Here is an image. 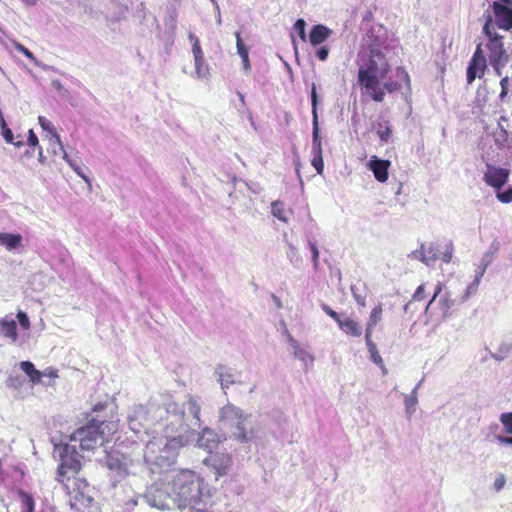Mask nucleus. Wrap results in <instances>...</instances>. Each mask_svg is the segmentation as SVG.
<instances>
[{"instance_id": "1", "label": "nucleus", "mask_w": 512, "mask_h": 512, "mask_svg": "<svg viewBox=\"0 0 512 512\" xmlns=\"http://www.w3.org/2000/svg\"><path fill=\"white\" fill-rule=\"evenodd\" d=\"M184 411L178 407L170 396H166L161 403L151 400L148 405H135L127 415V423L130 430L139 436L140 434H150L157 432L153 427L161 424L163 430L176 431L183 426Z\"/></svg>"}, {"instance_id": "2", "label": "nucleus", "mask_w": 512, "mask_h": 512, "mask_svg": "<svg viewBox=\"0 0 512 512\" xmlns=\"http://www.w3.org/2000/svg\"><path fill=\"white\" fill-rule=\"evenodd\" d=\"M166 480L171 483L174 504L179 509L206 512L212 505V489L195 471L180 469L167 474Z\"/></svg>"}, {"instance_id": "3", "label": "nucleus", "mask_w": 512, "mask_h": 512, "mask_svg": "<svg viewBox=\"0 0 512 512\" xmlns=\"http://www.w3.org/2000/svg\"><path fill=\"white\" fill-rule=\"evenodd\" d=\"M164 435L153 436L144 450V468L148 475H162L166 480L167 474H174L178 470L173 469L176 464L179 450L183 446V436L163 430Z\"/></svg>"}, {"instance_id": "4", "label": "nucleus", "mask_w": 512, "mask_h": 512, "mask_svg": "<svg viewBox=\"0 0 512 512\" xmlns=\"http://www.w3.org/2000/svg\"><path fill=\"white\" fill-rule=\"evenodd\" d=\"M391 55L385 53L367 52L360 54L357 81L375 102L384 100V90L381 81L384 80L391 69Z\"/></svg>"}, {"instance_id": "5", "label": "nucleus", "mask_w": 512, "mask_h": 512, "mask_svg": "<svg viewBox=\"0 0 512 512\" xmlns=\"http://www.w3.org/2000/svg\"><path fill=\"white\" fill-rule=\"evenodd\" d=\"M219 421L224 428L231 431V438L239 443L251 442L256 437L251 415L231 403L220 409Z\"/></svg>"}, {"instance_id": "6", "label": "nucleus", "mask_w": 512, "mask_h": 512, "mask_svg": "<svg viewBox=\"0 0 512 512\" xmlns=\"http://www.w3.org/2000/svg\"><path fill=\"white\" fill-rule=\"evenodd\" d=\"M153 482L141 494L143 503L158 510H169L174 506L171 483L162 479V475H149Z\"/></svg>"}, {"instance_id": "7", "label": "nucleus", "mask_w": 512, "mask_h": 512, "mask_svg": "<svg viewBox=\"0 0 512 512\" xmlns=\"http://www.w3.org/2000/svg\"><path fill=\"white\" fill-rule=\"evenodd\" d=\"M109 425L105 421L91 419L71 434L70 441L79 442L82 451H92L105 442V428Z\"/></svg>"}, {"instance_id": "8", "label": "nucleus", "mask_w": 512, "mask_h": 512, "mask_svg": "<svg viewBox=\"0 0 512 512\" xmlns=\"http://www.w3.org/2000/svg\"><path fill=\"white\" fill-rule=\"evenodd\" d=\"M55 453H58L60 457L56 480L64 483L65 480L74 477L81 470V456L76 446L68 443L55 445Z\"/></svg>"}, {"instance_id": "9", "label": "nucleus", "mask_w": 512, "mask_h": 512, "mask_svg": "<svg viewBox=\"0 0 512 512\" xmlns=\"http://www.w3.org/2000/svg\"><path fill=\"white\" fill-rule=\"evenodd\" d=\"M311 106H312V148L311 160L312 166L318 174H322L324 169L323 155H322V141L320 136L319 119H318V95L316 85L313 83L311 87Z\"/></svg>"}, {"instance_id": "10", "label": "nucleus", "mask_w": 512, "mask_h": 512, "mask_svg": "<svg viewBox=\"0 0 512 512\" xmlns=\"http://www.w3.org/2000/svg\"><path fill=\"white\" fill-rule=\"evenodd\" d=\"M368 52L396 54L399 42L388 34L382 25H374L367 33Z\"/></svg>"}, {"instance_id": "11", "label": "nucleus", "mask_w": 512, "mask_h": 512, "mask_svg": "<svg viewBox=\"0 0 512 512\" xmlns=\"http://www.w3.org/2000/svg\"><path fill=\"white\" fill-rule=\"evenodd\" d=\"M493 29V17L488 14L483 26V33L489 38L487 43L489 62H509V55L504 48L502 36L494 32Z\"/></svg>"}, {"instance_id": "12", "label": "nucleus", "mask_w": 512, "mask_h": 512, "mask_svg": "<svg viewBox=\"0 0 512 512\" xmlns=\"http://www.w3.org/2000/svg\"><path fill=\"white\" fill-rule=\"evenodd\" d=\"M178 407L184 411L183 426L179 430L171 431V433L182 435V432L186 431V427L200 428V404L198 398L188 395L186 402L181 406L178 404Z\"/></svg>"}, {"instance_id": "13", "label": "nucleus", "mask_w": 512, "mask_h": 512, "mask_svg": "<svg viewBox=\"0 0 512 512\" xmlns=\"http://www.w3.org/2000/svg\"><path fill=\"white\" fill-rule=\"evenodd\" d=\"M203 462L214 472L216 480L227 475L233 463L231 455L227 453L210 454Z\"/></svg>"}, {"instance_id": "14", "label": "nucleus", "mask_w": 512, "mask_h": 512, "mask_svg": "<svg viewBox=\"0 0 512 512\" xmlns=\"http://www.w3.org/2000/svg\"><path fill=\"white\" fill-rule=\"evenodd\" d=\"M496 25L504 30L512 28V2H498L492 4Z\"/></svg>"}, {"instance_id": "15", "label": "nucleus", "mask_w": 512, "mask_h": 512, "mask_svg": "<svg viewBox=\"0 0 512 512\" xmlns=\"http://www.w3.org/2000/svg\"><path fill=\"white\" fill-rule=\"evenodd\" d=\"M106 465L109 470L116 472L121 477H125L130 473L132 460L126 455L114 451L106 456Z\"/></svg>"}, {"instance_id": "16", "label": "nucleus", "mask_w": 512, "mask_h": 512, "mask_svg": "<svg viewBox=\"0 0 512 512\" xmlns=\"http://www.w3.org/2000/svg\"><path fill=\"white\" fill-rule=\"evenodd\" d=\"M486 168L487 170L483 176L485 183L497 190L502 188L509 178V170L492 164H487Z\"/></svg>"}, {"instance_id": "17", "label": "nucleus", "mask_w": 512, "mask_h": 512, "mask_svg": "<svg viewBox=\"0 0 512 512\" xmlns=\"http://www.w3.org/2000/svg\"><path fill=\"white\" fill-rule=\"evenodd\" d=\"M214 376L216 377V380L220 384L222 390L225 391L231 385L238 382L240 373L229 366L218 364L215 367Z\"/></svg>"}, {"instance_id": "18", "label": "nucleus", "mask_w": 512, "mask_h": 512, "mask_svg": "<svg viewBox=\"0 0 512 512\" xmlns=\"http://www.w3.org/2000/svg\"><path fill=\"white\" fill-rule=\"evenodd\" d=\"M390 165L389 160L380 159L376 155L371 156L367 162V168L373 173L375 179L381 183L388 180Z\"/></svg>"}, {"instance_id": "19", "label": "nucleus", "mask_w": 512, "mask_h": 512, "mask_svg": "<svg viewBox=\"0 0 512 512\" xmlns=\"http://www.w3.org/2000/svg\"><path fill=\"white\" fill-rule=\"evenodd\" d=\"M281 325L284 329V334L287 337L288 343L293 349L294 357L304 363L305 366L312 365L314 362V357L308 351L300 347L298 341L294 339V337L288 331L284 321L281 322Z\"/></svg>"}, {"instance_id": "20", "label": "nucleus", "mask_w": 512, "mask_h": 512, "mask_svg": "<svg viewBox=\"0 0 512 512\" xmlns=\"http://www.w3.org/2000/svg\"><path fill=\"white\" fill-rule=\"evenodd\" d=\"M221 442L218 434L211 428L205 427L197 438L196 445L207 450L209 453Z\"/></svg>"}, {"instance_id": "21", "label": "nucleus", "mask_w": 512, "mask_h": 512, "mask_svg": "<svg viewBox=\"0 0 512 512\" xmlns=\"http://www.w3.org/2000/svg\"><path fill=\"white\" fill-rule=\"evenodd\" d=\"M331 34L332 30L328 27L322 24L314 25L309 33V42L312 46H319L325 42Z\"/></svg>"}, {"instance_id": "22", "label": "nucleus", "mask_w": 512, "mask_h": 512, "mask_svg": "<svg viewBox=\"0 0 512 512\" xmlns=\"http://www.w3.org/2000/svg\"><path fill=\"white\" fill-rule=\"evenodd\" d=\"M23 238L18 233L0 232V245L8 251H13L22 246Z\"/></svg>"}, {"instance_id": "23", "label": "nucleus", "mask_w": 512, "mask_h": 512, "mask_svg": "<svg viewBox=\"0 0 512 512\" xmlns=\"http://www.w3.org/2000/svg\"><path fill=\"white\" fill-rule=\"evenodd\" d=\"M0 332L1 334L10 339L11 342H16L18 339L17 324L14 319L4 317L0 319Z\"/></svg>"}, {"instance_id": "24", "label": "nucleus", "mask_w": 512, "mask_h": 512, "mask_svg": "<svg viewBox=\"0 0 512 512\" xmlns=\"http://www.w3.org/2000/svg\"><path fill=\"white\" fill-rule=\"evenodd\" d=\"M338 326L347 335H351L353 337H360L362 335V328L360 324L351 318L341 319Z\"/></svg>"}, {"instance_id": "25", "label": "nucleus", "mask_w": 512, "mask_h": 512, "mask_svg": "<svg viewBox=\"0 0 512 512\" xmlns=\"http://www.w3.org/2000/svg\"><path fill=\"white\" fill-rule=\"evenodd\" d=\"M19 366L33 384L41 383L43 373L37 370L31 361H22Z\"/></svg>"}, {"instance_id": "26", "label": "nucleus", "mask_w": 512, "mask_h": 512, "mask_svg": "<svg viewBox=\"0 0 512 512\" xmlns=\"http://www.w3.org/2000/svg\"><path fill=\"white\" fill-rule=\"evenodd\" d=\"M372 129L376 132L381 142H388L392 134V128L388 121H377L373 123Z\"/></svg>"}, {"instance_id": "27", "label": "nucleus", "mask_w": 512, "mask_h": 512, "mask_svg": "<svg viewBox=\"0 0 512 512\" xmlns=\"http://www.w3.org/2000/svg\"><path fill=\"white\" fill-rule=\"evenodd\" d=\"M235 37H236L237 53L239 54V56L242 59L244 71L248 72L251 68L250 61H249L248 49L245 46V44L243 43L239 32L235 33Z\"/></svg>"}, {"instance_id": "28", "label": "nucleus", "mask_w": 512, "mask_h": 512, "mask_svg": "<svg viewBox=\"0 0 512 512\" xmlns=\"http://www.w3.org/2000/svg\"><path fill=\"white\" fill-rule=\"evenodd\" d=\"M486 65L477 63L475 61H470L467 67V82L471 84L476 77H481L484 74Z\"/></svg>"}, {"instance_id": "29", "label": "nucleus", "mask_w": 512, "mask_h": 512, "mask_svg": "<svg viewBox=\"0 0 512 512\" xmlns=\"http://www.w3.org/2000/svg\"><path fill=\"white\" fill-rule=\"evenodd\" d=\"M38 122L43 130H45L51 134V136L54 139V142L57 143L59 149H62V141H61L54 125L48 119H46L44 116H39Z\"/></svg>"}, {"instance_id": "30", "label": "nucleus", "mask_w": 512, "mask_h": 512, "mask_svg": "<svg viewBox=\"0 0 512 512\" xmlns=\"http://www.w3.org/2000/svg\"><path fill=\"white\" fill-rule=\"evenodd\" d=\"M499 131L495 133V144L499 149L505 148L507 146L509 133L505 125L501 122H498Z\"/></svg>"}, {"instance_id": "31", "label": "nucleus", "mask_w": 512, "mask_h": 512, "mask_svg": "<svg viewBox=\"0 0 512 512\" xmlns=\"http://www.w3.org/2000/svg\"><path fill=\"white\" fill-rule=\"evenodd\" d=\"M286 256H287V259L289 260V262L294 267H299L300 264L302 263V258L298 252L297 247L294 244L289 243V242L287 243Z\"/></svg>"}, {"instance_id": "32", "label": "nucleus", "mask_w": 512, "mask_h": 512, "mask_svg": "<svg viewBox=\"0 0 512 512\" xmlns=\"http://www.w3.org/2000/svg\"><path fill=\"white\" fill-rule=\"evenodd\" d=\"M404 403L406 413L410 417L415 412L418 403L416 389H413L409 395L404 396Z\"/></svg>"}, {"instance_id": "33", "label": "nucleus", "mask_w": 512, "mask_h": 512, "mask_svg": "<svg viewBox=\"0 0 512 512\" xmlns=\"http://www.w3.org/2000/svg\"><path fill=\"white\" fill-rule=\"evenodd\" d=\"M439 306L442 310L443 318L447 319L450 317V309L454 306V300L448 294H444L439 299Z\"/></svg>"}, {"instance_id": "34", "label": "nucleus", "mask_w": 512, "mask_h": 512, "mask_svg": "<svg viewBox=\"0 0 512 512\" xmlns=\"http://www.w3.org/2000/svg\"><path fill=\"white\" fill-rule=\"evenodd\" d=\"M195 73L198 78H207L209 75V67L204 60V56L201 58H195Z\"/></svg>"}, {"instance_id": "35", "label": "nucleus", "mask_w": 512, "mask_h": 512, "mask_svg": "<svg viewBox=\"0 0 512 512\" xmlns=\"http://www.w3.org/2000/svg\"><path fill=\"white\" fill-rule=\"evenodd\" d=\"M425 252L428 258L426 265H430L432 262L440 259L441 245L439 243H431Z\"/></svg>"}, {"instance_id": "36", "label": "nucleus", "mask_w": 512, "mask_h": 512, "mask_svg": "<svg viewBox=\"0 0 512 512\" xmlns=\"http://www.w3.org/2000/svg\"><path fill=\"white\" fill-rule=\"evenodd\" d=\"M14 47L17 51L21 52L23 55H25L28 59H30L36 66L41 67L45 69L47 66L43 63H41L37 58L34 56V54L26 48L24 45L15 42Z\"/></svg>"}, {"instance_id": "37", "label": "nucleus", "mask_w": 512, "mask_h": 512, "mask_svg": "<svg viewBox=\"0 0 512 512\" xmlns=\"http://www.w3.org/2000/svg\"><path fill=\"white\" fill-rule=\"evenodd\" d=\"M271 213L278 220L287 223L288 220L284 215V204L280 200H276L271 203Z\"/></svg>"}, {"instance_id": "38", "label": "nucleus", "mask_w": 512, "mask_h": 512, "mask_svg": "<svg viewBox=\"0 0 512 512\" xmlns=\"http://www.w3.org/2000/svg\"><path fill=\"white\" fill-rule=\"evenodd\" d=\"M382 312V304H378L376 307H374L370 313L366 326L374 328L381 321Z\"/></svg>"}, {"instance_id": "39", "label": "nucleus", "mask_w": 512, "mask_h": 512, "mask_svg": "<svg viewBox=\"0 0 512 512\" xmlns=\"http://www.w3.org/2000/svg\"><path fill=\"white\" fill-rule=\"evenodd\" d=\"M25 379L20 374L11 373L9 374L6 385L9 388L19 390L23 386Z\"/></svg>"}, {"instance_id": "40", "label": "nucleus", "mask_w": 512, "mask_h": 512, "mask_svg": "<svg viewBox=\"0 0 512 512\" xmlns=\"http://www.w3.org/2000/svg\"><path fill=\"white\" fill-rule=\"evenodd\" d=\"M20 498L22 503V512H34L35 502L31 495L20 492Z\"/></svg>"}, {"instance_id": "41", "label": "nucleus", "mask_w": 512, "mask_h": 512, "mask_svg": "<svg viewBox=\"0 0 512 512\" xmlns=\"http://www.w3.org/2000/svg\"><path fill=\"white\" fill-rule=\"evenodd\" d=\"M367 349H368V352L370 353V360L373 363H375L376 365H378L379 367H381L384 372H386V369L384 367L383 359H382V357L378 353L377 346L376 345H370V347L367 348Z\"/></svg>"}, {"instance_id": "42", "label": "nucleus", "mask_w": 512, "mask_h": 512, "mask_svg": "<svg viewBox=\"0 0 512 512\" xmlns=\"http://www.w3.org/2000/svg\"><path fill=\"white\" fill-rule=\"evenodd\" d=\"M308 247L311 251V260H312L313 268L315 270H317L319 267V250L316 245V242L311 239H308Z\"/></svg>"}, {"instance_id": "43", "label": "nucleus", "mask_w": 512, "mask_h": 512, "mask_svg": "<svg viewBox=\"0 0 512 512\" xmlns=\"http://www.w3.org/2000/svg\"><path fill=\"white\" fill-rule=\"evenodd\" d=\"M294 31L298 34L300 39L305 42L307 40L306 36V22L304 19L299 18L293 25Z\"/></svg>"}, {"instance_id": "44", "label": "nucleus", "mask_w": 512, "mask_h": 512, "mask_svg": "<svg viewBox=\"0 0 512 512\" xmlns=\"http://www.w3.org/2000/svg\"><path fill=\"white\" fill-rule=\"evenodd\" d=\"M500 422L508 434H512V412H505L500 415Z\"/></svg>"}, {"instance_id": "45", "label": "nucleus", "mask_w": 512, "mask_h": 512, "mask_svg": "<svg viewBox=\"0 0 512 512\" xmlns=\"http://www.w3.org/2000/svg\"><path fill=\"white\" fill-rule=\"evenodd\" d=\"M453 249L454 247L452 242H447L445 244L444 251L441 250L440 259L445 263H449L452 259Z\"/></svg>"}, {"instance_id": "46", "label": "nucleus", "mask_w": 512, "mask_h": 512, "mask_svg": "<svg viewBox=\"0 0 512 512\" xmlns=\"http://www.w3.org/2000/svg\"><path fill=\"white\" fill-rule=\"evenodd\" d=\"M351 292L357 304L364 307L366 305V294L360 293L357 285L351 286Z\"/></svg>"}, {"instance_id": "47", "label": "nucleus", "mask_w": 512, "mask_h": 512, "mask_svg": "<svg viewBox=\"0 0 512 512\" xmlns=\"http://www.w3.org/2000/svg\"><path fill=\"white\" fill-rule=\"evenodd\" d=\"M424 248L425 245L422 243L420 249L412 251L408 256L414 259H418L424 264H426L428 258Z\"/></svg>"}, {"instance_id": "48", "label": "nucleus", "mask_w": 512, "mask_h": 512, "mask_svg": "<svg viewBox=\"0 0 512 512\" xmlns=\"http://www.w3.org/2000/svg\"><path fill=\"white\" fill-rule=\"evenodd\" d=\"M480 281H481V279L475 277V279L472 281V283H470L467 286L465 294L463 296V300L468 299L471 295H473L477 292Z\"/></svg>"}, {"instance_id": "49", "label": "nucleus", "mask_w": 512, "mask_h": 512, "mask_svg": "<svg viewBox=\"0 0 512 512\" xmlns=\"http://www.w3.org/2000/svg\"><path fill=\"white\" fill-rule=\"evenodd\" d=\"M477 63H480V64H484L486 65V59H485V56L483 54V50H482V45L481 44H478L477 47H476V50L472 56V59L471 61H475Z\"/></svg>"}, {"instance_id": "50", "label": "nucleus", "mask_w": 512, "mask_h": 512, "mask_svg": "<svg viewBox=\"0 0 512 512\" xmlns=\"http://www.w3.org/2000/svg\"><path fill=\"white\" fill-rule=\"evenodd\" d=\"M496 197L502 203H510L512 201V188H508L502 192H497Z\"/></svg>"}, {"instance_id": "51", "label": "nucleus", "mask_w": 512, "mask_h": 512, "mask_svg": "<svg viewBox=\"0 0 512 512\" xmlns=\"http://www.w3.org/2000/svg\"><path fill=\"white\" fill-rule=\"evenodd\" d=\"M16 317H17V320L22 328H24L26 330L30 328V320H29L28 315L25 312L18 311Z\"/></svg>"}, {"instance_id": "52", "label": "nucleus", "mask_w": 512, "mask_h": 512, "mask_svg": "<svg viewBox=\"0 0 512 512\" xmlns=\"http://www.w3.org/2000/svg\"><path fill=\"white\" fill-rule=\"evenodd\" d=\"M490 264V260L488 259V256H484L481 260V265L476 270L475 277L482 279L488 265Z\"/></svg>"}, {"instance_id": "53", "label": "nucleus", "mask_w": 512, "mask_h": 512, "mask_svg": "<svg viewBox=\"0 0 512 512\" xmlns=\"http://www.w3.org/2000/svg\"><path fill=\"white\" fill-rule=\"evenodd\" d=\"M53 89L62 97H66L68 90L62 85L58 79H54L51 82Z\"/></svg>"}, {"instance_id": "54", "label": "nucleus", "mask_w": 512, "mask_h": 512, "mask_svg": "<svg viewBox=\"0 0 512 512\" xmlns=\"http://www.w3.org/2000/svg\"><path fill=\"white\" fill-rule=\"evenodd\" d=\"M322 310L331 318H333L337 324L341 321L340 315L334 311L329 305L322 303L321 304Z\"/></svg>"}, {"instance_id": "55", "label": "nucleus", "mask_w": 512, "mask_h": 512, "mask_svg": "<svg viewBox=\"0 0 512 512\" xmlns=\"http://www.w3.org/2000/svg\"><path fill=\"white\" fill-rule=\"evenodd\" d=\"M500 86H501V92L499 94V98L501 100H504V98L507 96L508 94V90H509V77L506 76V77H503L500 81Z\"/></svg>"}, {"instance_id": "56", "label": "nucleus", "mask_w": 512, "mask_h": 512, "mask_svg": "<svg viewBox=\"0 0 512 512\" xmlns=\"http://www.w3.org/2000/svg\"><path fill=\"white\" fill-rule=\"evenodd\" d=\"M381 89H383L384 92L387 91L388 93H393L400 89V84L395 81L385 82Z\"/></svg>"}, {"instance_id": "57", "label": "nucleus", "mask_w": 512, "mask_h": 512, "mask_svg": "<svg viewBox=\"0 0 512 512\" xmlns=\"http://www.w3.org/2000/svg\"><path fill=\"white\" fill-rule=\"evenodd\" d=\"M328 55H329V48L327 46H320L315 51V56L321 61H325L328 58Z\"/></svg>"}, {"instance_id": "58", "label": "nucleus", "mask_w": 512, "mask_h": 512, "mask_svg": "<svg viewBox=\"0 0 512 512\" xmlns=\"http://www.w3.org/2000/svg\"><path fill=\"white\" fill-rule=\"evenodd\" d=\"M72 169L79 177H81L85 181V183L91 186L90 178L83 172L82 168L77 163L75 165H72Z\"/></svg>"}, {"instance_id": "59", "label": "nucleus", "mask_w": 512, "mask_h": 512, "mask_svg": "<svg viewBox=\"0 0 512 512\" xmlns=\"http://www.w3.org/2000/svg\"><path fill=\"white\" fill-rule=\"evenodd\" d=\"M28 145L30 147H37L39 146V141L37 135L34 133L32 129L28 132V139H27Z\"/></svg>"}, {"instance_id": "60", "label": "nucleus", "mask_w": 512, "mask_h": 512, "mask_svg": "<svg viewBox=\"0 0 512 512\" xmlns=\"http://www.w3.org/2000/svg\"><path fill=\"white\" fill-rule=\"evenodd\" d=\"M507 63L508 62L497 61V62H490V65L493 67L496 75L497 76H501L502 75V70L507 65Z\"/></svg>"}, {"instance_id": "61", "label": "nucleus", "mask_w": 512, "mask_h": 512, "mask_svg": "<svg viewBox=\"0 0 512 512\" xmlns=\"http://www.w3.org/2000/svg\"><path fill=\"white\" fill-rule=\"evenodd\" d=\"M373 329L372 327H368L366 326V329H365V342H366V346L367 348L370 347V345H376L373 341H372V332H373Z\"/></svg>"}, {"instance_id": "62", "label": "nucleus", "mask_w": 512, "mask_h": 512, "mask_svg": "<svg viewBox=\"0 0 512 512\" xmlns=\"http://www.w3.org/2000/svg\"><path fill=\"white\" fill-rule=\"evenodd\" d=\"M424 298V285L418 286L416 291L414 292L412 296V300L414 301H420Z\"/></svg>"}, {"instance_id": "63", "label": "nucleus", "mask_w": 512, "mask_h": 512, "mask_svg": "<svg viewBox=\"0 0 512 512\" xmlns=\"http://www.w3.org/2000/svg\"><path fill=\"white\" fill-rule=\"evenodd\" d=\"M505 483H506V480L503 475H500L499 477H497L494 482L495 490L500 491L501 489H503Z\"/></svg>"}, {"instance_id": "64", "label": "nucleus", "mask_w": 512, "mask_h": 512, "mask_svg": "<svg viewBox=\"0 0 512 512\" xmlns=\"http://www.w3.org/2000/svg\"><path fill=\"white\" fill-rule=\"evenodd\" d=\"M140 502H143V498H141V494H139L136 497L130 499L126 503V506H127L128 509H131V508H134L135 506H137Z\"/></svg>"}]
</instances>
